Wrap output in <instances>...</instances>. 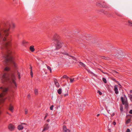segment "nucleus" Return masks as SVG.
<instances>
[{"label":"nucleus","mask_w":132,"mask_h":132,"mask_svg":"<svg viewBox=\"0 0 132 132\" xmlns=\"http://www.w3.org/2000/svg\"><path fill=\"white\" fill-rule=\"evenodd\" d=\"M10 27V23L7 21L4 23L3 28H0V44L2 45L1 49V50L5 49L6 51L5 53L2 54V57L3 60L2 61H4L6 64L11 65L16 68L17 64L11 55V52L9 48L11 45V40H7L6 37L9 34Z\"/></svg>","instance_id":"obj_1"},{"label":"nucleus","mask_w":132,"mask_h":132,"mask_svg":"<svg viewBox=\"0 0 132 132\" xmlns=\"http://www.w3.org/2000/svg\"><path fill=\"white\" fill-rule=\"evenodd\" d=\"M11 78L9 75L6 73H4L2 76L1 80L3 83H10L13 85H15L16 87V85L15 81V77L14 75H12Z\"/></svg>","instance_id":"obj_2"},{"label":"nucleus","mask_w":132,"mask_h":132,"mask_svg":"<svg viewBox=\"0 0 132 132\" xmlns=\"http://www.w3.org/2000/svg\"><path fill=\"white\" fill-rule=\"evenodd\" d=\"M55 42V50H57L60 48L62 46L63 43L61 41Z\"/></svg>","instance_id":"obj_3"},{"label":"nucleus","mask_w":132,"mask_h":132,"mask_svg":"<svg viewBox=\"0 0 132 132\" xmlns=\"http://www.w3.org/2000/svg\"><path fill=\"white\" fill-rule=\"evenodd\" d=\"M96 5L99 7H106L107 6L106 3L104 2H98L96 3Z\"/></svg>","instance_id":"obj_4"},{"label":"nucleus","mask_w":132,"mask_h":132,"mask_svg":"<svg viewBox=\"0 0 132 132\" xmlns=\"http://www.w3.org/2000/svg\"><path fill=\"white\" fill-rule=\"evenodd\" d=\"M60 37L58 35L56 34H55L53 36V40L55 42L60 41Z\"/></svg>","instance_id":"obj_5"},{"label":"nucleus","mask_w":132,"mask_h":132,"mask_svg":"<svg viewBox=\"0 0 132 132\" xmlns=\"http://www.w3.org/2000/svg\"><path fill=\"white\" fill-rule=\"evenodd\" d=\"M121 99L123 104L124 105L126 102V100L127 98L125 95H123V97H121Z\"/></svg>","instance_id":"obj_6"},{"label":"nucleus","mask_w":132,"mask_h":132,"mask_svg":"<svg viewBox=\"0 0 132 132\" xmlns=\"http://www.w3.org/2000/svg\"><path fill=\"white\" fill-rule=\"evenodd\" d=\"M118 86L117 85H115L114 86V91L115 93L117 94L119 93V92L118 89Z\"/></svg>","instance_id":"obj_7"},{"label":"nucleus","mask_w":132,"mask_h":132,"mask_svg":"<svg viewBox=\"0 0 132 132\" xmlns=\"http://www.w3.org/2000/svg\"><path fill=\"white\" fill-rule=\"evenodd\" d=\"M49 128L48 124H46L44 126V129L42 130V132L47 130Z\"/></svg>","instance_id":"obj_8"},{"label":"nucleus","mask_w":132,"mask_h":132,"mask_svg":"<svg viewBox=\"0 0 132 132\" xmlns=\"http://www.w3.org/2000/svg\"><path fill=\"white\" fill-rule=\"evenodd\" d=\"M63 129L64 132H70V130L67 128L66 126L64 125L63 126Z\"/></svg>","instance_id":"obj_9"},{"label":"nucleus","mask_w":132,"mask_h":132,"mask_svg":"<svg viewBox=\"0 0 132 132\" xmlns=\"http://www.w3.org/2000/svg\"><path fill=\"white\" fill-rule=\"evenodd\" d=\"M8 128L10 130L12 131L14 129V127L13 125L10 124L8 126Z\"/></svg>","instance_id":"obj_10"},{"label":"nucleus","mask_w":132,"mask_h":132,"mask_svg":"<svg viewBox=\"0 0 132 132\" xmlns=\"http://www.w3.org/2000/svg\"><path fill=\"white\" fill-rule=\"evenodd\" d=\"M8 108L9 110L11 112H13V110L14 109V107L11 104H10Z\"/></svg>","instance_id":"obj_11"},{"label":"nucleus","mask_w":132,"mask_h":132,"mask_svg":"<svg viewBox=\"0 0 132 132\" xmlns=\"http://www.w3.org/2000/svg\"><path fill=\"white\" fill-rule=\"evenodd\" d=\"M86 70L91 75H93V76L95 77L97 76V75H96L91 71L89 69H87Z\"/></svg>","instance_id":"obj_12"},{"label":"nucleus","mask_w":132,"mask_h":132,"mask_svg":"<svg viewBox=\"0 0 132 132\" xmlns=\"http://www.w3.org/2000/svg\"><path fill=\"white\" fill-rule=\"evenodd\" d=\"M44 53L48 55V56L50 55H51V51L50 50L46 51L45 50L44 51Z\"/></svg>","instance_id":"obj_13"},{"label":"nucleus","mask_w":132,"mask_h":132,"mask_svg":"<svg viewBox=\"0 0 132 132\" xmlns=\"http://www.w3.org/2000/svg\"><path fill=\"white\" fill-rule=\"evenodd\" d=\"M54 82L56 87H59L60 85L59 83L57 81V80L56 79H54Z\"/></svg>","instance_id":"obj_14"},{"label":"nucleus","mask_w":132,"mask_h":132,"mask_svg":"<svg viewBox=\"0 0 132 132\" xmlns=\"http://www.w3.org/2000/svg\"><path fill=\"white\" fill-rule=\"evenodd\" d=\"M101 12L106 15H107L108 14V13L107 11H105L103 10H101Z\"/></svg>","instance_id":"obj_15"},{"label":"nucleus","mask_w":132,"mask_h":132,"mask_svg":"<svg viewBox=\"0 0 132 132\" xmlns=\"http://www.w3.org/2000/svg\"><path fill=\"white\" fill-rule=\"evenodd\" d=\"M34 46L33 45L31 46L30 47V50L32 52H34L35 51V49L34 48Z\"/></svg>","instance_id":"obj_16"},{"label":"nucleus","mask_w":132,"mask_h":132,"mask_svg":"<svg viewBox=\"0 0 132 132\" xmlns=\"http://www.w3.org/2000/svg\"><path fill=\"white\" fill-rule=\"evenodd\" d=\"M18 128L19 130H21L23 129V127L22 125H20L18 126Z\"/></svg>","instance_id":"obj_17"},{"label":"nucleus","mask_w":132,"mask_h":132,"mask_svg":"<svg viewBox=\"0 0 132 132\" xmlns=\"http://www.w3.org/2000/svg\"><path fill=\"white\" fill-rule=\"evenodd\" d=\"M54 19L55 20H60L61 19V18L59 16V15L56 16V17H55Z\"/></svg>","instance_id":"obj_18"},{"label":"nucleus","mask_w":132,"mask_h":132,"mask_svg":"<svg viewBox=\"0 0 132 132\" xmlns=\"http://www.w3.org/2000/svg\"><path fill=\"white\" fill-rule=\"evenodd\" d=\"M128 26L130 27H132V21L130 20L128 21Z\"/></svg>","instance_id":"obj_19"},{"label":"nucleus","mask_w":132,"mask_h":132,"mask_svg":"<svg viewBox=\"0 0 132 132\" xmlns=\"http://www.w3.org/2000/svg\"><path fill=\"white\" fill-rule=\"evenodd\" d=\"M80 65L83 67H85L86 66L83 63L81 62H79Z\"/></svg>","instance_id":"obj_20"},{"label":"nucleus","mask_w":132,"mask_h":132,"mask_svg":"<svg viewBox=\"0 0 132 132\" xmlns=\"http://www.w3.org/2000/svg\"><path fill=\"white\" fill-rule=\"evenodd\" d=\"M62 89L61 88H59V90H57L58 93L59 94H61L62 93Z\"/></svg>","instance_id":"obj_21"},{"label":"nucleus","mask_w":132,"mask_h":132,"mask_svg":"<svg viewBox=\"0 0 132 132\" xmlns=\"http://www.w3.org/2000/svg\"><path fill=\"white\" fill-rule=\"evenodd\" d=\"M34 93L35 95H37L38 94V89H35L34 90Z\"/></svg>","instance_id":"obj_22"},{"label":"nucleus","mask_w":132,"mask_h":132,"mask_svg":"<svg viewBox=\"0 0 132 132\" xmlns=\"http://www.w3.org/2000/svg\"><path fill=\"white\" fill-rule=\"evenodd\" d=\"M10 70V68L8 67H6L4 69V70L6 71H8Z\"/></svg>","instance_id":"obj_23"},{"label":"nucleus","mask_w":132,"mask_h":132,"mask_svg":"<svg viewBox=\"0 0 132 132\" xmlns=\"http://www.w3.org/2000/svg\"><path fill=\"white\" fill-rule=\"evenodd\" d=\"M131 119H128L126 121V124H128L129 123Z\"/></svg>","instance_id":"obj_24"},{"label":"nucleus","mask_w":132,"mask_h":132,"mask_svg":"<svg viewBox=\"0 0 132 132\" xmlns=\"http://www.w3.org/2000/svg\"><path fill=\"white\" fill-rule=\"evenodd\" d=\"M125 105V107L126 109H127L128 108V104L126 103H125V104H124Z\"/></svg>","instance_id":"obj_25"},{"label":"nucleus","mask_w":132,"mask_h":132,"mask_svg":"<svg viewBox=\"0 0 132 132\" xmlns=\"http://www.w3.org/2000/svg\"><path fill=\"white\" fill-rule=\"evenodd\" d=\"M62 78H66L67 79L68 78H69V77L67 76L66 75H64L63 76Z\"/></svg>","instance_id":"obj_26"},{"label":"nucleus","mask_w":132,"mask_h":132,"mask_svg":"<svg viewBox=\"0 0 132 132\" xmlns=\"http://www.w3.org/2000/svg\"><path fill=\"white\" fill-rule=\"evenodd\" d=\"M123 106L122 105H121L120 106V110L121 112H122L123 111Z\"/></svg>","instance_id":"obj_27"},{"label":"nucleus","mask_w":132,"mask_h":132,"mask_svg":"<svg viewBox=\"0 0 132 132\" xmlns=\"http://www.w3.org/2000/svg\"><path fill=\"white\" fill-rule=\"evenodd\" d=\"M69 79L70 80V82L71 83H72L73 82L74 80V78H69Z\"/></svg>","instance_id":"obj_28"},{"label":"nucleus","mask_w":132,"mask_h":132,"mask_svg":"<svg viewBox=\"0 0 132 132\" xmlns=\"http://www.w3.org/2000/svg\"><path fill=\"white\" fill-rule=\"evenodd\" d=\"M47 68L48 70H49L50 72H52V69L49 66H47Z\"/></svg>","instance_id":"obj_29"},{"label":"nucleus","mask_w":132,"mask_h":132,"mask_svg":"<svg viewBox=\"0 0 132 132\" xmlns=\"http://www.w3.org/2000/svg\"><path fill=\"white\" fill-rule=\"evenodd\" d=\"M102 80L105 83H107V81L105 78H103L102 79Z\"/></svg>","instance_id":"obj_30"},{"label":"nucleus","mask_w":132,"mask_h":132,"mask_svg":"<svg viewBox=\"0 0 132 132\" xmlns=\"http://www.w3.org/2000/svg\"><path fill=\"white\" fill-rule=\"evenodd\" d=\"M17 75H18V78L19 79H20V78H21V77H20V73H19V72L18 71H17Z\"/></svg>","instance_id":"obj_31"},{"label":"nucleus","mask_w":132,"mask_h":132,"mask_svg":"<svg viewBox=\"0 0 132 132\" xmlns=\"http://www.w3.org/2000/svg\"><path fill=\"white\" fill-rule=\"evenodd\" d=\"M116 14L118 16H122V15L120 13H119L117 12H116Z\"/></svg>","instance_id":"obj_32"},{"label":"nucleus","mask_w":132,"mask_h":132,"mask_svg":"<svg viewBox=\"0 0 132 132\" xmlns=\"http://www.w3.org/2000/svg\"><path fill=\"white\" fill-rule=\"evenodd\" d=\"M61 53L63 54L66 55L68 56H69V55L67 53L65 52H61Z\"/></svg>","instance_id":"obj_33"},{"label":"nucleus","mask_w":132,"mask_h":132,"mask_svg":"<svg viewBox=\"0 0 132 132\" xmlns=\"http://www.w3.org/2000/svg\"><path fill=\"white\" fill-rule=\"evenodd\" d=\"M30 75L31 76V77H33V73L32 70H30Z\"/></svg>","instance_id":"obj_34"},{"label":"nucleus","mask_w":132,"mask_h":132,"mask_svg":"<svg viewBox=\"0 0 132 132\" xmlns=\"http://www.w3.org/2000/svg\"><path fill=\"white\" fill-rule=\"evenodd\" d=\"M101 58L103 59H107L108 57H106L104 56H102Z\"/></svg>","instance_id":"obj_35"},{"label":"nucleus","mask_w":132,"mask_h":132,"mask_svg":"<svg viewBox=\"0 0 132 132\" xmlns=\"http://www.w3.org/2000/svg\"><path fill=\"white\" fill-rule=\"evenodd\" d=\"M54 107V106L53 105H52L50 108V109L51 110H52L53 109V108Z\"/></svg>","instance_id":"obj_36"},{"label":"nucleus","mask_w":132,"mask_h":132,"mask_svg":"<svg viewBox=\"0 0 132 132\" xmlns=\"http://www.w3.org/2000/svg\"><path fill=\"white\" fill-rule=\"evenodd\" d=\"M97 92L99 93L100 95H101L102 94V92L100 90H98L97 91Z\"/></svg>","instance_id":"obj_37"},{"label":"nucleus","mask_w":132,"mask_h":132,"mask_svg":"<svg viewBox=\"0 0 132 132\" xmlns=\"http://www.w3.org/2000/svg\"><path fill=\"white\" fill-rule=\"evenodd\" d=\"M28 112V110L27 109H26L25 110V114H27Z\"/></svg>","instance_id":"obj_38"},{"label":"nucleus","mask_w":132,"mask_h":132,"mask_svg":"<svg viewBox=\"0 0 132 132\" xmlns=\"http://www.w3.org/2000/svg\"><path fill=\"white\" fill-rule=\"evenodd\" d=\"M127 132H130V130L129 129H127L126 131Z\"/></svg>","instance_id":"obj_39"},{"label":"nucleus","mask_w":132,"mask_h":132,"mask_svg":"<svg viewBox=\"0 0 132 132\" xmlns=\"http://www.w3.org/2000/svg\"><path fill=\"white\" fill-rule=\"evenodd\" d=\"M118 85L119 86V88H121L122 87V86L119 83L118 84Z\"/></svg>","instance_id":"obj_40"},{"label":"nucleus","mask_w":132,"mask_h":132,"mask_svg":"<svg viewBox=\"0 0 132 132\" xmlns=\"http://www.w3.org/2000/svg\"><path fill=\"white\" fill-rule=\"evenodd\" d=\"M12 26L13 28H15V25L14 24H12Z\"/></svg>","instance_id":"obj_41"},{"label":"nucleus","mask_w":132,"mask_h":132,"mask_svg":"<svg viewBox=\"0 0 132 132\" xmlns=\"http://www.w3.org/2000/svg\"><path fill=\"white\" fill-rule=\"evenodd\" d=\"M113 124L114 125H116V123L115 121H113Z\"/></svg>","instance_id":"obj_42"},{"label":"nucleus","mask_w":132,"mask_h":132,"mask_svg":"<svg viewBox=\"0 0 132 132\" xmlns=\"http://www.w3.org/2000/svg\"><path fill=\"white\" fill-rule=\"evenodd\" d=\"M129 113L130 114H132V110H131L129 112Z\"/></svg>","instance_id":"obj_43"},{"label":"nucleus","mask_w":132,"mask_h":132,"mask_svg":"<svg viewBox=\"0 0 132 132\" xmlns=\"http://www.w3.org/2000/svg\"><path fill=\"white\" fill-rule=\"evenodd\" d=\"M68 93L64 95V96H68Z\"/></svg>","instance_id":"obj_44"},{"label":"nucleus","mask_w":132,"mask_h":132,"mask_svg":"<svg viewBox=\"0 0 132 132\" xmlns=\"http://www.w3.org/2000/svg\"><path fill=\"white\" fill-rule=\"evenodd\" d=\"M130 99L132 101V95H131V96L130 97Z\"/></svg>","instance_id":"obj_45"},{"label":"nucleus","mask_w":132,"mask_h":132,"mask_svg":"<svg viewBox=\"0 0 132 132\" xmlns=\"http://www.w3.org/2000/svg\"><path fill=\"white\" fill-rule=\"evenodd\" d=\"M116 81L117 83L118 84V83H119V82L118 81Z\"/></svg>","instance_id":"obj_46"},{"label":"nucleus","mask_w":132,"mask_h":132,"mask_svg":"<svg viewBox=\"0 0 132 132\" xmlns=\"http://www.w3.org/2000/svg\"><path fill=\"white\" fill-rule=\"evenodd\" d=\"M114 114H114V113H113L112 114V116H114Z\"/></svg>","instance_id":"obj_47"},{"label":"nucleus","mask_w":132,"mask_h":132,"mask_svg":"<svg viewBox=\"0 0 132 132\" xmlns=\"http://www.w3.org/2000/svg\"><path fill=\"white\" fill-rule=\"evenodd\" d=\"M22 124H23V125H26V123H22Z\"/></svg>","instance_id":"obj_48"},{"label":"nucleus","mask_w":132,"mask_h":132,"mask_svg":"<svg viewBox=\"0 0 132 132\" xmlns=\"http://www.w3.org/2000/svg\"><path fill=\"white\" fill-rule=\"evenodd\" d=\"M30 69L31 70H32V67H30Z\"/></svg>","instance_id":"obj_49"},{"label":"nucleus","mask_w":132,"mask_h":132,"mask_svg":"<svg viewBox=\"0 0 132 132\" xmlns=\"http://www.w3.org/2000/svg\"><path fill=\"white\" fill-rule=\"evenodd\" d=\"M47 115H46V116H45V117H44V119H46V117H47Z\"/></svg>","instance_id":"obj_50"},{"label":"nucleus","mask_w":132,"mask_h":132,"mask_svg":"<svg viewBox=\"0 0 132 132\" xmlns=\"http://www.w3.org/2000/svg\"><path fill=\"white\" fill-rule=\"evenodd\" d=\"M100 115V114H98L97 115V117H98V116H99V115Z\"/></svg>","instance_id":"obj_51"},{"label":"nucleus","mask_w":132,"mask_h":132,"mask_svg":"<svg viewBox=\"0 0 132 132\" xmlns=\"http://www.w3.org/2000/svg\"><path fill=\"white\" fill-rule=\"evenodd\" d=\"M130 93H132V90H131L130 91Z\"/></svg>","instance_id":"obj_52"},{"label":"nucleus","mask_w":132,"mask_h":132,"mask_svg":"<svg viewBox=\"0 0 132 132\" xmlns=\"http://www.w3.org/2000/svg\"><path fill=\"white\" fill-rule=\"evenodd\" d=\"M30 96V95H28V97H29Z\"/></svg>","instance_id":"obj_53"},{"label":"nucleus","mask_w":132,"mask_h":132,"mask_svg":"<svg viewBox=\"0 0 132 132\" xmlns=\"http://www.w3.org/2000/svg\"><path fill=\"white\" fill-rule=\"evenodd\" d=\"M7 114H10L8 112H7Z\"/></svg>","instance_id":"obj_54"},{"label":"nucleus","mask_w":132,"mask_h":132,"mask_svg":"<svg viewBox=\"0 0 132 132\" xmlns=\"http://www.w3.org/2000/svg\"><path fill=\"white\" fill-rule=\"evenodd\" d=\"M47 121H48V122H49V121L48 120H47Z\"/></svg>","instance_id":"obj_55"},{"label":"nucleus","mask_w":132,"mask_h":132,"mask_svg":"<svg viewBox=\"0 0 132 132\" xmlns=\"http://www.w3.org/2000/svg\"><path fill=\"white\" fill-rule=\"evenodd\" d=\"M115 72H116V73H117V71H115Z\"/></svg>","instance_id":"obj_56"}]
</instances>
